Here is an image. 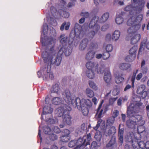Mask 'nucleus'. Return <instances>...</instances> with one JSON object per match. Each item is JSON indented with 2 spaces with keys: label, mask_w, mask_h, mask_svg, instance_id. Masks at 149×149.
Wrapping results in <instances>:
<instances>
[{
  "label": "nucleus",
  "mask_w": 149,
  "mask_h": 149,
  "mask_svg": "<svg viewBox=\"0 0 149 149\" xmlns=\"http://www.w3.org/2000/svg\"><path fill=\"white\" fill-rule=\"evenodd\" d=\"M70 22H68L67 23L66 22H64L61 25L60 27V30L63 31L64 29V28L66 30H68L70 27Z\"/></svg>",
  "instance_id": "42"
},
{
  "label": "nucleus",
  "mask_w": 149,
  "mask_h": 149,
  "mask_svg": "<svg viewBox=\"0 0 149 149\" xmlns=\"http://www.w3.org/2000/svg\"><path fill=\"white\" fill-rule=\"evenodd\" d=\"M51 66L47 65V66L41 68L40 71L37 73L39 78L42 77L44 80L52 79L54 78L53 73L51 72Z\"/></svg>",
  "instance_id": "5"
},
{
  "label": "nucleus",
  "mask_w": 149,
  "mask_h": 149,
  "mask_svg": "<svg viewBox=\"0 0 149 149\" xmlns=\"http://www.w3.org/2000/svg\"><path fill=\"white\" fill-rule=\"evenodd\" d=\"M57 138L58 136L56 135L53 133H50L48 135L46 140L48 141H49V139L50 141H54L57 139Z\"/></svg>",
  "instance_id": "36"
},
{
  "label": "nucleus",
  "mask_w": 149,
  "mask_h": 149,
  "mask_svg": "<svg viewBox=\"0 0 149 149\" xmlns=\"http://www.w3.org/2000/svg\"><path fill=\"white\" fill-rule=\"evenodd\" d=\"M120 125H119V129L118 130V136L119 140V142L120 143V145H122L123 143V134L124 133V129L122 128L120 129Z\"/></svg>",
  "instance_id": "29"
},
{
  "label": "nucleus",
  "mask_w": 149,
  "mask_h": 149,
  "mask_svg": "<svg viewBox=\"0 0 149 149\" xmlns=\"http://www.w3.org/2000/svg\"><path fill=\"white\" fill-rule=\"evenodd\" d=\"M49 24L53 26H56L57 24V23L55 19L52 17L50 18Z\"/></svg>",
  "instance_id": "56"
},
{
  "label": "nucleus",
  "mask_w": 149,
  "mask_h": 149,
  "mask_svg": "<svg viewBox=\"0 0 149 149\" xmlns=\"http://www.w3.org/2000/svg\"><path fill=\"white\" fill-rule=\"evenodd\" d=\"M109 24H105L102 27L101 30L102 31H105L109 28Z\"/></svg>",
  "instance_id": "62"
},
{
  "label": "nucleus",
  "mask_w": 149,
  "mask_h": 149,
  "mask_svg": "<svg viewBox=\"0 0 149 149\" xmlns=\"http://www.w3.org/2000/svg\"><path fill=\"white\" fill-rule=\"evenodd\" d=\"M120 32L119 30H115L112 34L111 39L115 41H117L120 38Z\"/></svg>",
  "instance_id": "17"
},
{
  "label": "nucleus",
  "mask_w": 149,
  "mask_h": 149,
  "mask_svg": "<svg viewBox=\"0 0 149 149\" xmlns=\"http://www.w3.org/2000/svg\"><path fill=\"white\" fill-rule=\"evenodd\" d=\"M135 137H136L135 136ZM133 136L130 135L128 136L126 138V141L127 142L131 143L132 144L133 148H135L137 147L138 143L136 140L137 139V137H136V139L133 138Z\"/></svg>",
  "instance_id": "13"
},
{
  "label": "nucleus",
  "mask_w": 149,
  "mask_h": 149,
  "mask_svg": "<svg viewBox=\"0 0 149 149\" xmlns=\"http://www.w3.org/2000/svg\"><path fill=\"white\" fill-rule=\"evenodd\" d=\"M136 57V56L135 55H131L130 54V55L126 56L125 60L128 62H131L134 60Z\"/></svg>",
  "instance_id": "48"
},
{
  "label": "nucleus",
  "mask_w": 149,
  "mask_h": 149,
  "mask_svg": "<svg viewBox=\"0 0 149 149\" xmlns=\"http://www.w3.org/2000/svg\"><path fill=\"white\" fill-rule=\"evenodd\" d=\"M115 120L114 118L113 117H110L109 119L107 120V124L109 125L113 124Z\"/></svg>",
  "instance_id": "58"
},
{
  "label": "nucleus",
  "mask_w": 149,
  "mask_h": 149,
  "mask_svg": "<svg viewBox=\"0 0 149 149\" xmlns=\"http://www.w3.org/2000/svg\"><path fill=\"white\" fill-rule=\"evenodd\" d=\"M113 49L112 45L110 44L107 45L106 47V49L107 52H111Z\"/></svg>",
  "instance_id": "57"
},
{
  "label": "nucleus",
  "mask_w": 149,
  "mask_h": 149,
  "mask_svg": "<svg viewBox=\"0 0 149 149\" xmlns=\"http://www.w3.org/2000/svg\"><path fill=\"white\" fill-rule=\"evenodd\" d=\"M109 17V14L108 13H106L104 14L100 18L98 19L99 22L100 23L104 22L108 19Z\"/></svg>",
  "instance_id": "32"
},
{
  "label": "nucleus",
  "mask_w": 149,
  "mask_h": 149,
  "mask_svg": "<svg viewBox=\"0 0 149 149\" xmlns=\"http://www.w3.org/2000/svg\"><path fill=\"white\" fill-rule=\"evenodd\" d=\"M116 132V130L115 127L114 126H112L107 131H105L104 133L106 136H110L111 134H114Z\"/></svg>",
  "instance_id": "25"
},
{
  "label": "nucleus",
  "mask_w": 149,
  "mask_h": 149,
  "mask_svg": "<svg viewBox=\"0 0 149 149\" xmlns=\"http://www.w3.org/2000/svg\"><path fill=\"white\" fill-rule=\"evenodd\" d=\"M83 33L84 31L81 26L78 23H76L74 26L75 36L78 37Z\"/></svg>",
  "instance_id": "14"
},
{
  "label": "nucleus",
  "mask_w": 149,
  "mask_h": 149,
  "mask_svg": "<svg viewBox=\"0 0 149 149\" xmlns=\"http://www.w3.org/2000/svg\"><path fill=\"white\" fill-rule=\"evenodd\" d=\"M98 31H96L95 30H92L91 31L86 35L87 37L88 38L89 40H92L95 34H96Z\"/></svg>",
  "instance_id": "39"
},
{
  "label": "nucleus",
  "mask_w": 149,
  "mask_h": 149,
  "mask_svg": "<svg viewBox=\"0 0 149 149\" xmlns=\"http://www.w3.org/2000/svg\"><path fill=\"white\" fill-rule=\"evenodd\" d=\"M70 140V137L69 136L63 135L60 137V140L64 142H68Z\"/></svg>",
  "instance_id": "49"
},
{
  "label": "nucleus",
  "mask_w": 149,
  "mask_h": 149,
  "mask_svg": "<svg viewBox=\"0 0 149 149\" xmlns=\"http://www.w3.org/2000/svg\"><path fill=\"white\" fill-rule=\"evenodd\" d=\"M134 32H135L134 29L133 27L131 26L128 28L127 30L128 35L126 37V39L127 40H129L130 39L129 37H131L133 36Z\"/></svg>",
  "instance_id": "35"
},
{
  "label": "nucleus",
  "mask_w": 149,
  "mask_h": 149,
  "mask_svg": "<svg viewBox=\"0 0 149 149\" xmlns=\"http://www.w3.org/2000/svg\"><path fill=\"white\" fill-rule=\"evenodd\" d=\"M43 131L45 134L48 135L51 132V129L48 126H45L44 127Z\"/></svg>",
  "instance_id": "55"
},
{
  "label": "nucleus",
  "mask_w": 149,
  "mask_h": 149,
  "mask_svg": "<svg viewBox=\"0 0 149 149\" xmlns=\"http://www.w3.org/2000/svg\"><path fill=\"white\" fill-rule=\"evenodd\" d=\"M87 129L86 127L85 126V124H83L79 127L77 128L76 130V132L78 134H81L84 132L85 130Z\"/></svg>",
  "instance_id": "33"
},
{
  "label": "nucleus",
  "mask_w": 149,
  "mask_h": 149,
  "mask_svg": "<svg viewBox=\"0 0 149 149\" xmlns=\"http://www.w3.org/2000/svg\"><path fill=\"white\" fill-rule=\"evenodd\" d=\"M45 120L48 123V124H54L56 122V120L52 117L51 115L49 114L46 115Z\"/></svg>",
  "instance_id": "30"
},
{
  "label": "nucleus",
  "mask_w": 149,
  "mask_h": 149,
  "mask_svg": "<svg viewBox=\"0 0 149 149\" xmlns=\"http://www.w3.org/2000/svg\"><path fill=\"white\" fill-rule=\"evenodd\" d=\"M97 143L96 141H93L91 146V149H95L97 148Z\"/></svg>",
  "instance_id": "64"
},
{
  "label": "nucleus",
  "mask_w": 149,
  "mask_h": 149,
  "mask_svg": "<svg viewBox=\"0 0 149 149\" xmlns=\"http://www.w3.org/2000/svg\"><path fill=\"white\" fill-rule=\"evenodd\" d=\"M119 67L122 70H126L130 68L131 65L127 63H121L119 65Z\"/></svg>",
  "instance_id": "28"
},
{
  "label": "nucleus",
  "mask_w": 149,
  "mask_h": 149,
  "mask_svg": "<svg viewBox=\"0 0 149 149\" xmlns=\"http://www.w3.org/2000/svg\"><path fill=\"white\" fill-rule=\"evenodd\" d=\"M130 38V43L132 44H135L137 43L141 38V35L139 34H137L134 36H132Z\"/></svg>",
  "instance_id": "19"
},
{
  "label": "nucleus",
  "mask_w": 149,
  "mask_h": 149,
  "mask_svg": "<svg viewBox=\"0 0 149 149\" xmlns=\"http://www.w3.org/2000/svg\"><path fill=\"white\" fill-rule=\"evenodd\" d=\"M98 20V17L95 16L93 17L89 24L88 27L96 31H98L100 28V26L97 23Z\"/></svg>",
  "instance_id": "10"
},
{
  "label": "nucleus",
  "mask_w": 149,
  "mask_h": 149,
  "mask_svg": "<svg viewBox=\"0 0 149 149\" xmlns=\"http://www.w3.org/2000/svg\"><path fill=\"white\" fill-rule=\"evenodd\" d=\"M62 97L66 103L69 105H72L74 107H77L79 110H81L83 114L86 116L89 112L88 108L92 106L91 100L88 99H82L81 100L78 97L74 98L71 97L70 91H65L62 93Z\"/></svg>",
  "instance_id": "2"
},
{
  "label": "nucleus",
  "mask_w": 149,
  "mask_h": 149,
  "mask_svg": "<svg viewBox=\"0 0 149 149\" xmlns=\"http://www.w3.org/2000/svg\"><path fill=\"white\" fill-rule=\"evenodd\" d=\"M137 142L138 143L137 146H139L140 148L143 149L145 148V143L143 141H141L139 143L138 142Z\"/></svg>",
  "instance_id": "60"
},
{
  "label": "nucleus",
  "mask_w": 149,
  "mask_h": 149,
  "mask_svg": "<svg viewBox=\"0 0 149 149\" xmlns=\"http://www.w3.org/2000/svg\"><path fill=\"white\" fill-rule=\"evenodd\" d=\"M52 130L56 133H59L61 132L59 128L57 126H54L52 128Z\"/></svg>",
  "instance_id": "63"
},
{
  "label": "nucleus",
  "mask_w": 149,
  "mask_h": 149,
  "mask_svg": "<svg viewBox=\"0 0 149 149\" xmlns=\"http://www.w3.org/2000/svg\"><path fill=\"white\" fill-rule=\"evenodd\" d=\"M115 137L114 136H112L109 143L107 144L106 145L107 147H109L112 146L115 144Z\"/></svg>",
  "instance_id": "47"
},
{
  "label": "nucleus",
  "mask_w": 149,
  "mask_h": 149,
  "mask_svg": "<svg viewBox=\"0 0 149 149\" xmlns=\"http://www.w3.org/2000/svg\"><path fill=\"white\" fill-rule=\"evenodd\" d=\"M146 46V48L148 49H149V42H146L145 41L141 42L139 50L138 55L140 54L141 52L144 49Z\"/></svg>",
  "instance_id": "23"
},
{
  "label": "nucleus",
  "mask_w": 149,
  "mask_h": 149,
  "mask_svg": "<svg viewBox=\"0 0 149 149\" xmlns=\"http://www.w3.org/2000/svg\"><path fill=\"white\" fill-rule=\"evenodd\" d=\"M89 85L90 87L93 90L96 91L97 90V87L94 82L91 81H89Z\"/></svg>",
  "instance_id": "45"
},
{
  "label": "nucleus",
  "mask_w": 149,
  "mask_h": 149,
  "mask_svg": "<svg viewBox=\"0 0 149 149\" xmlns=\"http://www.w3.org/2000/svg\"><path fill=\"white\" fill-rule=\"evenodd\" d=\"M130 119L126 122V125L128 127L133 128L136 125H137L133 119L132 117H129Z\"/></svg>",
  "instance_id": "24"
},
{
  "label": "nucleus",
  "mask_w": 149,
  "mask_h": 149,
  "mask_svg": "<svg viewBox=\"0 0 149 149\" xmlns=\"http://www.w3.org/2000/svg\"><path fill=\"white\" fill-rule=\"evenodd\" d=\"M119 93V89L117 87H115L113 89L112 94L114 96L118 95Z\"/></svg>",
  "instance_id": "54"
},
{
  "label": "nucleus",
  "mask_w": 149,
  "mask_h": 149,
  "mask_svg": "<svg viewBox=\"0 0 149 149\" xmlns=\"http://www.w3.org/2000/svg\"><path fill=\"white\" fill-rule=\"evenodd\" d=\"M95 70H88L86 72V75L89 78L92 79L94 77L95 74L94 71Z\"/></svg>",
  "instance_id": "40"
},
{
  "label": "nucleus",
  "mask_w": 149,
  "mask_h": 149,
  "mask_svg": "<svg viewBox=\"0 0 149 149\" xmlns=\"http://www.w3.org/2000/svg\"><path fill=\"white\" fill-rule=\"evenodd\" d=\"M71 110L70 106L63 104L58 108L56 110L55 113L57 116H62L63 121L65 124L69 125L71 123V117L69 114V112Z\"/></svg>",
  "instance_id": "4"
},
{
  "label": "nucleus",
  "mask_w": 149,
  "mask_h": 149,
  "mask_svg": "<svg viewBox=\"0 0 149 149\" xmlns=\"http://www.w3.org/2000/svg\"><path fill=\"white\" fill-rule=\"evenodd\" d=\"M85 92L86 95L88 97L91 98L94 95V92L90 88H86Z\"/></svg>",
  "instance_id": "37"
},
{
  "label": "nucleus",
  "mask_w": 149,
  "mask_h": 149,
  "mask_svg": "<svg viewBox=\"0 0 149 149\" xmlns=\"http://www.w3.org/2000/svg\"><path fill=\"white\" fill-rule=\"evenodd\" d=\"M97 46V44L95 42H92L89 45V48L90 49H96Z\"/></svg>",
  "instance_id": "51"
},
{
  "label": "nucleus",
  "mask_w": 149,
  "mask_h": 149,
  "mask_svg": "<svg viewBox=\"0 0 149 149\" xmlns=\"http://www.w3.org/2000/svg\"><path fill=\"white\" fill-rule=\"evenodd\" d=\"M60 89V88L59 87L58 85L57 84H55L52 87L51 91L52 93H56L58 94L59 93Z\"/></svg>",
  "instance_id": "41"
},
{
  "label": "nucleus",
  "mask_w": 149,
  "mask_h": 149,
  "mask_svg": "<svg viewBox=\"0 0 149 149\" xmlns=\"http://www.w3.org/2000/svg\"><path fill=\"white\" fill-rule=\"evenodd\" d=\"M111 79V75L110 72L107 71L104 72V79L105 81L107 83H109L110 82Z\"/></svg>",
  "instance_id": "26"
},
{
  "label": "nucleus",
  "mask_w": 149,
  "mask_h": 149,
  "mask_svg": "<svg viewBox=\"0 0 149 149\" xmlns=\"http://www.w3.org/2000/svg\"><path fill=\"white\" fill-rule=\"evenodd\" d=\"M135 7L132 5H130L125 8L124 10L125 11H129L130 13L132 15L135 12Z\"/></svg>",
  "instance_id": "27"
},
{
  "label": "nucleus",
  "mask_w": 149,
  "mask_h": 149,
  "mask_svg": "<svg viewBox=\"0 0 149 149\" xmlns=\"http://www.w3.org/2000/svg\"><path fill=\"white\" fill-rule=\"evenodd\" d=\"M103 102L104 101L103 100H102L101 103L100 104L99 107L97 109V113L95 116V117L96 118H99L98 120L97 124L96 126L94 127L93 128L95 130H97L99 127L100 123L102 122V120L100 119V118L102 117V114L105 112L107 110V107L106 106L105 107H103L101 109Z\"/></svg>",
  "instance_id": "7"
},
{
  "label": "nucleus",
  "mask_w": 149,
  "mask_h": 149,
  "mask_svg": "<svg viewBox=\"0 0 149 149\" xmlns=\"http://www.w3.org/2000/svg\"><path fill=\"white\" fill-rule=\"evenodd\" d=\"M138 49V47L137 46L134 45L129 50V53L131 55H135L136 56V54L137 50Z\"/></svg>",
  "instance_id": "44"
},
{
  "label": "nucleus",
  "mask_w": 149,
  "mask_h": 149,
  "mask_svg": "<svg viewBox=\"0 0 149 149\" xmlns=\"http://www.w3.org/2000/svg\"><path fill=\"white\" fill-rule=\"evenodd\" d=\"M82 140V144H84L86 146L90 145V143L89 141L91 139V136L90 134L87 136H84L82 138H80Z\"/></svg>",
  "instance_id": "21"
},
{
  "label": "nucleus",
  "mask_w": 149,
  "mask_h": 149,
  "mask_svg": "<svg viewBox=\"0 0 149 149\" xmlns=\"http://www.w3.org/2000/svg\"><path fill=\"white\" fill-rule=\"evenodd\" d=\"M123 76L122 74H118L116 75L115 77V81L117 84H120L123 81L124 78L122 77Z\"/></svg>",
  "instance_id": "34"
},
{
  "label": "nucleus",
  "mask_w": 149,
  "mask_h": 149,
  "mask_svg": "<svg viewBox=\"0 0 149 149\" xmlns=\"http://www.w3.org/2000/svg\"><path fill=\"white\" fill-rule=\"evenodd\" d=\"M144 5L141 4L139 6L135 7V11L136 13H139L142 10L143 8V7Z\"/></svg>",
  "instance_id": "52"
},
{
  "label": "nucleus",
  "mask_w": 149,
  "mask_h": 149,
  "mask_svg": "<svg viewBox=\"0 0 149 149\" xmlns=\"http://www.w3.org/2000/svg\"><path fill=\"white\" fill-rule=\"evenodd\" d=\"M98 64L95 62L88 61L86 64V66L88 70H97L98 74H102L104 70V65H101L98 68Z\"/></svg>",
  "instance_id": "8"
},
{
  "label": "nucleus",
  "mask_w": 149,
  "mask_h": 149,
  "mask_svg": "<svg viewBox=\"0 0 149 149\" xmlns=\"http://www.w3.org/2000/svg\"><path fill=\"white\" fill-rule=\"evenodd\" d=\"M81 141H82V140L80 138H79L77 140H72L69 143L68 146L70 148H72L76 145H81Z\"/></svg>",
  "instance_id": "20"
},
{
  "label": "nucleus",
  "mask_w": 149,
  "mask_h": 149,
  "mask_svg": "<svg viewBox=\"0 0 149 149\" xmlns=\"http://www.w3.org/2000/svg\"><path fill=\"white\" fill-rule=\"evenodd\" d=\"M72 51V48L69 45L67 47L66 46H63L59 50L58 54L61 55L64 53L66 56H68L71 54Z\"/></svg>",
  "instance_id": "12"
},
{
  "label": "nucleus",
  "mask_w": 149,
  "mask_h": 149,
  "mask_svg": "<svg viewBox=\"0 0 149 149\" xmlns=\"http://www.w3.org/2000/svg\"><path fill=\"white\" fill-rule=\"evenodd\" d=\"M101 137L102 135L100 132L98 131L95 134V138L97 141H100Z\"/></svg>",
  "instance_id": "50"
},
{
  "label": "nucleus",
  "mask_w": 149,
  "mask_h": 149,
  "mask_svg": "<svg viewBox=\"0 0 149 149\" xmlns=\"http://www.w3.org/2000/svg\"><path fill=\"white\" fill-rule=\"evenodd\" d=\"M146 86L144 84L139 86L137 88L136 92L137 94L141 95L143 99H144L147 97H149V89L147 91H145Z\"/></svg>",
  "instance_id": "9"
},
{
  "label": "nucleus",
  "mask_w": 149,
  "mask_h": 149,
  "mask_svg": "<svg viewBox=\"0 0 149 149\" xmlns=\"http://www.w3.org/2000/svg\"><path fill=\"white\" fill-rule=\"evenodd\" d=\"M88 42V39L87 38H85L81 41L79 46V49L81 51L85 50L87 46Z\"/></svg>",
  "instance_id": "15"
},
{
  "label": "nucleus",
  "mask_w": 149,
  "mask_h": 149,
  "mask_svg": "<svg viewBox=\"0 0 149 149\" xmlns=\"http://www.w3.org/2000/svg\"><path fill=\"white\" fill-rule=\"evenodd\" d=\"M61 44L64 45L63 46H66L67 44L68 37L65 36V34L61 35L59 38Z\"/></svg>",
  "instance_id": "22"
},
{
  "label": "nucleus",
  "mask_w": 149,
  "mask_h": 149,
  "mask_svg": "<svg viewBox=\"0 0 149 149\" xmlns=\"http://www.w3.org/2000/svg\"><path fill=\"white\" fill-rule=\"evenodd\" d=\"M52 3L51 2L47 3L46 6L47 7H50L51 13L52 16L55 18H57V16L58 15L66 18H68L70 14L68 13L65 11H64L62 10H60L59 11H57L56 9L53 6H51Z\"/></svg>",
  "instance_id": "6"
},
{
  "label": "nucleus",
  "mask_w": 149,
  "mask_h": 149,
  "mask_svg": "<svg viewBox=\"0 0 149 149\" xmlns=\"http://www.w3.org/2000/svg\"><path fill=\"white\" fill-rule=\"evenodd\" d=\"M59 2V6L61 7L65 8L67 6L66 1L65 0H58ZM72 1H75L76 0H70Z\"/></svg>",
  "instance_id": "46"
},
{
  "label": "nucleus",
  "mask_w": 149,
  "mask_h": 149,
  "mask_svg": "<svg viewBox=\"0 0 149 149\" xmlns=\"http://www.w3.org/2000/svg\"><path fill=\"white\" fill-rule=\"evenodd\" d=\"M53 109L51 107L50 104H47L45 105L43 109L42 114L48 115V113H51L52 112Z\"/></svg>",
  "instance_id": "18"
},
{
  "label": "nucleus",
  "mask_w": 149,
  "mask_h": 149,
  "mask_svg": "<svg viewBox=\"0 0 149 149\" xmlns=\"http://www.w3.org/2000/svg\"><path fill=\"white\" fill-rule=\"evenodd\" d=\"M142 104L137 103L135 105L132 104L127 108V115L129 117H132L137 124L139 125H143L145 121L143 120L142 116L140 115H137L140 109Z\"/></svg>",
  "instance_id": "3"
},
{
  "label": "nucleus",
  "mask_w": 149,
  "mask_h": 149,
  "mask_svg": "<svg viewBox=\"0 0 149 149\" xmlns=\"http://www.w3.org/2000/svg\"><path fill=\"white\" fill-rule=\"evenodd\" d=\"M140 23V22H138V23H137V24H135V25L132 26L133 27V29L135 32L137 31L140 28L141 24Z\"/></svg>",
  "instance_id": "61"
},
{
  "label": "nucleus",
  "mask_w": 149,
  "mask_h": 149,
  "mask_svg": "<svg viewBox=\"0 0 149 149\" xmlns=\"http://www.w3.org/2000/svg\"><path fill=\"white\" fill-rule=\"evenodd\" d=\"M143 125H139L137 127V131L138 133L137 135L139 136V137L136 138L137 139H139L140 138V135L139 134L140 133H142L145 130V128Z\"/></svg>",
  "instance_id": "43"
},
{
  "label": "nucleus",
  "mask_w": 149,
  "mask_h": 149,
  "mask_svg": "<svg viewBox=\"0 0 149 149\" xmlns=\"http://www.w3.org/2000/svg\"><path fill=\"white\" fill-rule=\"evenodd\" d=\"M143 16L141 14L139 15L136 17L133 16L130 18L127 22V24L128 26H133L136 24L140 22L143 19Z\"/></svg>",
  "instance_id": "11"
},
{
  "label": "nucleus",
  "mask_w": 149,
  "mask_h": 149,
  "mask_svg": "<svg viewBox=\"0 0 149 149\" xmlns=\"http://www.w3.org/2000/svg\"><path fill=\"white\" fill-rule=\"evenodd\" d=\"M52 101L53 104L56 105H58L61 104V105L60 107H61L63 104L66 105L63 103V100L61 98L59 97H54L52 99Z\"/></svg>",
  "instance_id": "16"
},
{
  "label": "nucleus",
  "mask_w": 149,
  "mask_h": 149,
  "mask_svg": "<svg viewBox=\"0 0 149 149\" xmlns=\"http://www.w3.org/2000/svg\"><path fill=\"white\" fill-rule=\"evenodd\" d=\"M110 56V54L109 53L106 52L103 54L102 57L104 60H106L109 58Z\"/></svg>",
  "instance_id": "59"
},
{
  "label": "nucleus",
  "mask_w": 149,
  "mask_h": 149,
  "mask_svg": "<svg viewBox=\"0 0 149 149\" xmlns=\"http://www.w3.org/2000/svg\"><path fill=\"white\" fill-rule=\"evenodd\" d=\"M48 30V26L47 23H44L42 27V34L41 37V42L42 47L45 50L42 54L44 62L51 66L55 64L59 66L61 62L62 57L61 55H57L54 61L53 60L57 54V51L54 49L56 42V39L53 37L48 38L46 35Z\"/></svg>",
  "instance_id": "1"
},
{
  "label": "nucleus",
  "mask_w": 149,
  "mask_h": 149,
  "mask_svg": "<svg viewBox=\"0 0 149 149\" xmlns=\"http://www.w3.org/2000/svg\"><path fill=\"white\" fill-rule=\"evenodd\" d=\"M95 54V52L91 50L86 54L85 58L88 60H91L94 57Z\"/></svg>",
  "instance_id": "31"
},
{
  "label": "nucleus",
  "mask_w": 149,
  "mask_h": 149,
  "mask_svg": "<svg viewBox=\"0 0 149 149\" xmlns=\"http://www.w3.org/2000/svg\"><path fill=\"white\" fill-rule=\"evenodd\" d=\"M49 34L51 36L55 37L56 36V30L53 27L50 28Z\"/></svg>",
  "instance_id": "53"
},
{
  "label": "nucleus",
  "mask_w": 149,
  "mask_h": 149,
  "mask_svg": "<svg viewBox=\"0 0 149 149\" xmlns=\"http://www.w3.org/2000/svg\"><path fill=\"white\" fill-rule=\"evenodd\" d=\"M124 21V19L122 17L121 15H117L116 19V22L117 24H120L123 23Z\"/></svg>",
  "instance_id": "38"
}]
</instances>
